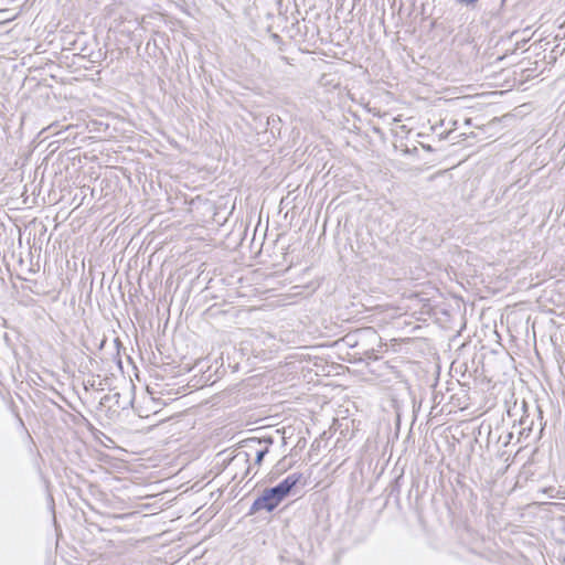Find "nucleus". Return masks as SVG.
<instances>
[{
  "mask_svg": "<svg viewBox=\"0 0 565 565\" xmlns=\"http://www.w3.org/2000/svg\"><path fill=\"white\" fill-rule=\"evenodd\" d=\"M520 415L518 419V425L520 427L519 435L524 438H529L534 430L535 422L534 418L531 417L529 412V406L526 402L523 399L521 404L518 402L514 403L512 407L508 408V416L516 422V417Z\"/></svg>",
  "mask_w": 565,
  "mask_h": 565,
  "instance_id": "nucleus-1",
  "label": "nucleus"
},
{
  "mask_svg": "<svg viewBox=\"0 0 565 565\" xmlns=\"http://www.w3.org/2000/svg\"><path fill=\"white\" fill-rule=\"evenodd\" d=\"M426 150H431L430 146L424 147Z\"/></svg>",
  "mask_w": 565,
  "mask_h": 565,
  "instance_id": "nucleus-13",
  "label": "nucleus"
},
{
  "mask_svg": "<svg viewBox=\"0 0 565 565\" xmlns=\"http://www.w3.org/2000/svg\"><path fill=\"white\" fill-rule=\"evenodd\" d=\"M0 344H3L7 348L11 347V339L8 332L4 330L3 324H0Z\"/></svg>",
  "mask_w": 565,
  "mask_h": 565,
  "instance_id": "nucleus-7",
  "label": "nucleus"
},
{
  "mask_svg": "<svg viewBox=\"0 0 565 565\" xmlns=\"http://www.w3.org/2000/svg\"><path fill=\"white\" fill-rule=\"evenodd\" d=\"M534 412L536 413V416L540 420L539 423V426H540V429H539V436L542 434V430L545 426V424L543 423V411L541 409V407L539 405L535 406L534 408Z\"/></svg>",
  "mask_w": 565,
  "mask_h": 565,
  "instance_id": "nucleus-9",
  "label": "nucleus"
},
{
  "mask_svg": "<svg viewBox=\"0 0 565 565\" xmlns=\"http://www.w3.org/2000/svg\"><path fill=\"white\" fill-rule=\"evenodd\" d=\"M282 501L273 487L266 488L252 503L247 515H254L260 511L271 513Z\"/></svg>",
  "mask_w": 565,
  "mask_h": 565,
  "instance_id": "nucleus-2",
  "label": "nucleus"
},
{
  "mask_svg": "<svg viewBox=\"0 0 565 565\" xmlns=\"http://www.w3.org/2000/svg\"><path fill=\"white\" fill-rule=\"evenodd\" d=\"M457 3L466 7H475L479 0H455Z\"/></svg>",
  "mask_w": 565,
  "mask_h": 565,
  "instance_id": "nucleus-10",
  "label": "nucleus"
},
{
  "mask_svg": "<svg viewBox=\"0 0 565 565\" xmlns=\"http://www.w3.org/2000/svg\"><path fill=\"white\" fill-rule=\"evenodd\" d=\"M120 393L116 392L114 394H107L100 398V406H107L109 409L115 407L116 409H126L128 405L132 404V401H129L126 404H122Z\"/></svg>",
  "mask_w": 565,
  "mask_h": 565,
  "instance_id": "nucleus-5",
  "label": "nucleus"
},
{
  "mask_svg": "<svg viewBox=\"0 0 565 565\" xmlns=\"http://www.w3.org/2000/svg\"><path fill=\"white\" fill-rule=\"evenodd\" d=\"M351 339H352V335H347V337H345V341H347V343H348L350 347H353V344L351 343Z\"/></svg>",
  "mask_w": 565,
  "mask_h": 565,
  "instance_id": "nucleus-12",
  "label": "nucleus"
},
{
  "mask_svg": "<svg viewBox=\"0 0 565 565\" xmlns=\"http://www.w3.org/2000/svg\"><path fill=\"white\" fill-rule=\"evenodd\" d=\"M273 443H274V440L271 437H267V438L253 437V438H248L245 440V446L250 449H255V451H256L255 462H254L256 466L262 465L265 456L269 451V445H271Z\"/></svg>",
  "mask_w": 565,
  "mask_h": 565,
  "instance_id": "nucleus-4",
  "label": "nucleus"
},
{
  "mask_svg": "<svg viewBox=\"0 0 565 565\" xmlns=\"http://www.w3.org/2000/svg\"><path fill=\"white\" fill-rule=\"evenodd\" d=\"M403 471L396 476L393 481L387 487L388 490V498H393L394 501L398 504L399 503V494H401V488H402V479H403Z\"/></svg>",
  "mask_w": 565,
  "mask_h": 565,
  "instance_id": "nucleus-6",
  "label": "nucleus"
},
{
  "mask_svg": "<svg viewBox=\"0 0 565 565\" xmlns=\"http://www.w3.org/2000/svg\"><path fill=\"white\" fill-rule=\"evenodd\" d=\"M242 459L244 463H249V455L246 451L238 452L233 460ZM250 465L247 466V469L245 471V476H247L250 472Z\"/></svg>",
  "mask_w": 565,
  "mask_h": 565,
  "instance_id": "nucleus-8",
  "label": "nucleus"
},
{
  "mask_svg": "<svg viewBox=\"0 0 565 565\" xmlns=\"http://www.w3.org/2000/svg\"><path fill=\"white\" fill-rule=\"evenodd\" d=\"M543 491L544 493H547L550 498H555V494L553 493L555 491L554 488H546Z\"/></svg>",
  "mask_w": 565,
  "mask_h": 565,
  "instance_id": "nucleus-11",
  "label": "nucleus"
},
{
  "mask_svg": "<svg viewBox=\"0 0 565 565\" xmlns=\"http://www.w3.org/2000/svg\"><path fill=\"white\" fill-rule=\"evenodd\" d=\"M303 479L301 472H294L288 475L285 479L273 487L281 501L288 498L297 484Z\"/></svg>",
  "mask_w": 565,
  "mask_h": 565,
  "instance_id": "nucleus-3",
  "label": "nucleus"
}]
</instances>
